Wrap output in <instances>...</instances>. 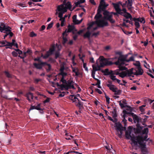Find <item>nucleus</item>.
<instances>
[{
	"instance_id": "obj_1",
	"label": "nucleus",
	"mask_w": 154,
	"mask_h": 154,
	"mask_svg": "<svg viewBox=\"0 0 154 154\" xmlns=\"http://www.w3.org/2000/svg\"><path fill=\"white\" fill-rule=\"evenodd\" d=\"M131 141L135 145H137L138 143L142 151H144L146 148V145L143 143V137L142 136H138L136 137H133L131 138Z\"/></svg>"
},
{
	"instance_id": "obj_2",
	"label": "nucleus",
	"mask_w": 154,
	"mask_h": 154,
	"mask_svg": "<svg viewBox=\"0 0 154 154\" xmlns=\"http://www.w3.org/2000/svg\"><path fill=\"white\" fill-rule=\"evenodd\" d=\"M113 119H113V121L112 122L115 123L116 129L120 132L119 133H118V135L119 137L121 138L122 137V131L126 130V127L122 126V124L119 122H117V119L116 118Z\"/></svg>"
},
{
	"instance_id": "obj_3",
	"label": "nucleus",
	"mask_w": 154,
	"mask_h": 154,
	"mask_svg": "<svg viewBox=\"0 0 154 154\" xmlns=\"http://www.w3.org/2000/svg\"><path fill=\"white\" fill-rule=\"evenodd\" d=\"M107 60V59L104 58L103 56H100L97 60L96 64L100 63V65L101 67H103L106 66Z\"/></svg>"
},
{
	"instance_id": "obj_4",
	"label": "nucleus",
	"mask_w": 154,
	"mask_h": 154,
	"mask_svg": "<svg viewBox=\"0 0 154 154\" xmlns=\"http://www.w3.org/2000/svg\"><path fill=\"white\" fill-rule=\"evenodd\" d=\"M119 57L118 58V60L114 62V63L116 65L119 66V68L120 70L122 71L126 70L127 68L125 67L122 66L125 64V62L124 61V62L122 63V61L119 60Z\"/></svg>"
},
{
	"instance_id": "obj_5",
	"label": "nucleus",
	"mask_w": 154,
	"mask_h": 154,
	"mask_svg": "<svg viewBox=\"0 0 154 154\" xmlns=\"http://www.w3.org/2000/svg\"><path fill=\"white\" fill-rule=\"evenodd\" d=\"M96 23L98 27H103L104 26H108L107 22L103 19L99 20H97V21H96Z\"/></svg>"
},
{
	"instance_id": "obj_6",
	"label": "nucleus",
	"mask_w": 154,
	"mask_h": 154,
	"mask_svg": "<svg viewBox=\"0 0 154 154\" xmlns=\"http://www.w3.org/2000/svg\"><path fill=\"white\" fill-rule=\"evenodd\" d=\"M48 66V68L47 69V72H50L51 69V65L49 64L48 63L46 62H41L40 60L39 59V69H41L42 67L46 66Z\"/></svg>"
},
{
	"instance_id": "obj_7",
	"label": "nucleus",
	"mask_w": 154,
	"mask_h": 154,
	"mask_svg": "<svg viewBox=\"0 0 154 154\" xmlns=\"http://www.w3.org/2000/svg\"><path fill=\"white\" fill-rule=\"evenodd\" d=\"M132 127L131 126H129L128 127V130L127 131L125 132V135L126 138L128 139H129L131 138H131L134 137H136L134 136H132L131 135V132L132 131Z\"/></svg>"
},
{
	"instance_id": "obj_8",
	"label": "nucleus",
	"mask_w": 154,
	"mask_h": 154,
	"mask_svg": "<svg viewBox=\"0 0 154 154\" xmlns=\"http://www.w3.org/2000/svg\"><path fill=\"white\" fill-rule=\"evenodd\" d=\"M119 60L122 61V63L124 61L128 62L130 61H134V57L133 56H131L130 57L128 60H127L126 59V57H124L123 55H121L119 56Z\"/></svg>"
},
{
	"instance_id": "obj_9",
	"label": "nucleus",
	"mask_w": 154,
	"mask_h": 154,
	"mask_svg": "<svg viewBox=\"0 0 154 154\" xmlns=\"http://www.w3.org/2000/svg\"><path fill=\"white\" fill-rule=\"evenodd\" d=\"M131 116L133 118L134 123H140V122H141V120L142 119V118L140 117H138L134 113H131Z\"/></svg>"
},
{
	"instance_id": "obj_10",
	"label": "nucleus",
	"mask_w": 154,
	"mask_h": 154,
	"mask_svg": "<svg viewBox=\"0 0 154 154\" xmlns=\"http://www.w3.org/2000/svg\"><path fill=\"white\" fill-rule=\"evenodd\" d=\"M57 10L59 11L62 12L64 13L65 12H66L67 11V8L64 7V5L62 4L60 5L57 8Z\"/></svg>"
},
{
	"instance_id": "obj_11",
	"label": "nucleus",
	"mask_w": 154,
	"mask_h": 154,
	"mask_svg": "<svg viewBox=\"0 0 154 154\" xmlns=\"http://www.w3.org/2000/svg\"><path fill=\"white\" fill-rule=\"evenodd\" d=\"M11 28L9 26L5 25H4L3 27L0 26V31L1 32L5 33V32H9L11 31Z\"/></svg>"
},
{
	"instance_id": "obj_12",
	"label": "nucleus",
	"mask_w": 154,
	"mask_h": 154,
	"mask_svg": "<svg viewBox=\"0 0 154 154\" xmlns=\"http://www.w3.org/2000/svg\"><path fill=\"white\" fill-rule=\"evenodd\" d=\"M75 104L76 106L79 108V112H81V110H82V109L84 108L83 103L81 102L80 100H79V101L78 102L75 103Z\"/></svg>"
},
{
	"instance_id": "obj_13",
	"label": "nucleus",
	"mask_w": 154,
	"mask_h": 154,
	"mask_svg": "<svg viewBox=\"0 0 154 154\" xmlns=\"http://www.w3.org/2000/svg\"><path fill=\"white\" fill-rule=\"evenodd\" d=\"M101 72L104 73V74L105 75H108L113 74V71H109V69H105L104 70H102Z\"/></svg>"
},
{
	"instance_id": "obj_14",
	"label": "nucleus",
	"mask_w": 154,
	"mask_h": 154,
	"mask_svg": "<svg viewBox=\"0 0 154 154\" xmlns=\"http://www.w3.org/2000/svg\"><path fill=\"white\" fill-rule=\"evenodd\" d=\"M25 96L27 98V99L29 101H31L33 98L32 94L30 92H29L26 94Z\"/></svg>"
},
{
	"instance_id": "obj_15",
	"label": "nucleus",
	"mask_w": 154,
	"mask_h": 154,
	"mask_svg": "<svg viewBox=\"0 0 154 154\" xmlns=\"http://www.w3.org/2000/svg\"><path fill=\"white\" fill-rule=\"evenodd\" d=\"M106 85L109 88L110 90L112 91L113 92H116V90L118 89V88H116L115 85H113L107 84Z\"/></svg>"
},
{
	"instance_id": "obj_16",
	"label": "nucleus",
	"mask_w": 154,
	"mask_h": 154,
	"mask_svg": "<svg viewBox=\"0 0 154 154\" xmlns=\"http://www.w3.org/2000/svg\"><path fill=\"white\" fill-rule=\"evenodd\" d=\"M138 71H136V72L134 73V75H142L143 72V69H142L141 66L137 68Z\"/></svg>"
},
{
	"instance_id": "obj_17",
	"label": "nucleus",
	"mask_w": 154,
	"mask_h": 154,
	"mask_svg": "<svg viewBox=\"0 0 154 154\" xmlns=\"http://www.w3.org/2000/svg\"><path fill=\"white\" fill-rule=\"evenodd\" d=\"M108 6V4H106L104 0H101L99 6L105 9Z\"/></svg>"
},
{
	"instance_id": "obj_18",
	"label": "nucleus",
	"mask_w": 154,
	"mask_h": 154,
	"mask_svg": "<svg viewBox=\"0 0 154 154\" xmlns=\"http://www.w3.org/2000/svg\"><path fill=\"white\" fill-rule=\"evenodd\" d=\"M134 21H137L140 22V23H144L145 22V19L144 17H139L138 18H136L134 17Z\"/></svg>"
},
{
	"instance_id": "obj_19",
	"label": "nucleus",
	"mask_w": 154,
	"mask_h": 154,
	"mask_svg": "<svg viewBox=\"0 0 154 154\" xmlns=\"http://www.w3.org/2000/svg\"><path fill=\"white\" fill-rule=\"evenodd\" d=\"M97 66H96L94 65H92L93 69L95 71H100V67H101L99 64H96Z\"/></svg>"
},
{
	"instance_id": "obj_20",
	"label": "nucleus",
	"mask_w": 154,
	"mask_h": 154,
	"mask_svg": "<svg viewBox=\"0 0 154 154\" xmlns=\"http://www.w3.org/2000/svg\"><path fill=\"white\" fill-rule=\"evenodd\" d=\"M68 30L67 32H71L72 31L75 29V27L73 25H69L68 26Z\"/></svg>"
},
{
	"instance_id": "obj_21",
	"label": "nucleus",
	"mask_w": 154,
	"mask_h": 154,
	"mask_svg": "<svg viewBox=\"0 0 154 154\" xmlns=\"http://www.w3.org/2000/svg\"><path fill=\"white\" fill-rule=\"evenodd\" d=\"M69 82H70V84L69 86L70 87V88H72L73 89H75V88L73 85L72 84L74 83V82L73 80H72L69 79L67 81V84L68 85H69Z\"/></svg>"
},
{
	"instance_id": "obj_22",
	"label": "nucleus",
	"mask_w": 154,
	"mask_h": 154,
	"mask_svg": "<svg viewBox=\"0 0 154 154\" xmlns=\"http://www.w3.org/2000/svg\"><path fill=\"white\" fill-rule=\"evenodd\" d=\"M55 49V47L54 45H52L50 48L49 51H48L52 55L54 52Z\"/></svg>"
},
{
	"instance_id": "obj_23",
	"label": "nucleus",
	"mask_w": 154,
	"mask_h": 154,
	"mask_svg": "<svg viewBox=\"0 0 154 154\" xmlns=\"http://www.w3.org/2000/svg\"><path fill=\"white\" fill-rule=\"evenodd\" d=\"M63 4L65 5V7L67 8V9L70 10L72 8V5L71 4V3L70 2H68L67 3L65 2H63Z\"/></svg>"
},
{
	"instance_id": "obj_24",
	"label": "nucleus",
	"mask_w": 154,
	"mask_h": 154,
	"mask_svg": "<svg viewBox=\"0 0 154 154\" xmlns=\"http://www.w3.org/2000/svg\"><path fill=\"white\" fill-rule=\"evenodd\" d=\"M143 127L140 128H134V130L135 134H140L141 133V130L143 128Z\"/></svg>"
},
{
	"instance_id": "obj_25",
	"label": "nucleus",
	"mask_w": 154,
	"mask_h": 154,
	"mask_svg": "<svg viewBox=\"0 0 154 154\" xmlns=\"http://www.w3.org/2000/svg\"><path fill=\"white\" fill-rule=\"evenodd\" d=\"M127 115L125 114V117L124 116V114L123 116V119L122 121V122L124 124V127H126L127 126V120L126 119V118L127 117Z\"/></svg>"
},
{
	"instance_id": "obj_26",
	"label": "nucleus",
	"mask_w": 154,
	"mask_h": 154,
	"mask_svg": "<svg viewBox=\"0 0 154 154\" xmlns=\"http://www.w3.org/2000/svg\"><path fill=\"white\" fill-rule=\"evenodd\" d=\"M4 73L5 74V76L8 78H12V75L9 72L6 71H4Z\"/></svg>"
},
{
	"instance_id": "obj_27",
	"label": "nucleus",
	"mask_w": 154,
	"mask_h": 154,
	"mask_svg": "<svg viewBox=\"0 0 154 154\" xmlns=\"http://www.w3.org/2000/svg\"><path fill=\"white\" fill-rule=\"evenodd\" d=\"M133 68H131V69L129 70H128L127 71L126 73H127V75H128V76H131L132 74L134 75V73L133 72Z\"/></svg>"
},
{
	"instance_id": "obj_28",
	"label": "nucleus",
	"mask_w": 154,
	"mask_h": 154,
	"mask_svg": "<svg viewBox=\"0 0 154 154\" xmlns=\"http://www.w3.org/2000/svg\"><path fill=\"white\" fill-rule=\"evenodd\" d=\"M113 5L116 11H117L121 9L118 4L113 3Z\"/></svg>"
},
{
	"instance_id": "obj_29",
	"label": "nucleus",
	"mask_w": 154,
	"mask_h": 154,
	"mask_svg": "<svg viewBox=\"0 0 154 154\" xmlns=\"http://www.w3.org/2000/svg\"><path fill=\"white\" fill-rule=\"evenodd\" d=\"M91 35V33L89 31H88L84 34L83 37L84 38H89Z\"/></svg>"
},
{
	"instance_id": "obj_30",
	"label": "nucleus",
	"mask_w": 154,
	"mask_h": 154,
	"mask_svg": "<svg viewBox=\"0 0 154 154\" xmlns=\"http://www.w3.org/2000/svg\"><path fill=\"white\" fill-rule=\"evenodd\" d=\"M72 19L73 23L75 24H77V21H78V20L77 19V15H74L72 17Z\"/></svg>"
},
{
	"instance_id": "obj_31",
	"label": "nucleus",
	"mask_w": 154,
	"mask_h": 154,
	"mask_svg": "<svg viewBox=\"0 0 154 154\" xmlns=\"http://www.w3.org/2000/svg\"><path fill=\"white\" fill-rule=\"evenodd\" d=\"M64 70L63 68H61L60 69V74L62 76V77H64V78L65 76H66L67 75V73L66 72H65L63 71Z\"/></svg>"
},
{
	"instance_id": "obj_32",
	"label": "nucleus",
	"mask_w": 154,
	"mask_h": 154,
	"mask_svg": "<svg viewBox=\"0 0 154 154\" xmlns=\"http://www.w3.org/2000/svg\"><path fill=\"white\" fill-rule=\"evenodd\" d=\"M102 17V15L101 14H97L94 17V19H96V21H97V20H100V19Z\"/></svg>"
},
{
	"instance_id": "obj_33",
	"label": "nucleus",
	"mask_w": 154,
	"mask_h": 154,
	"mask_svg": "<svg viewBox=\"0 0 154 154\" xmlns=\"http://www.w3.org/2000/svg\"><path fill=\"white\" fill-rule=\"evenodd\" d=\"M127 75V73L123 71L121 72L120 73L119 76L122 78H124Z\"/></svg>"
},
{
	"instance_id": "obj_34",
	"label": "nucleus",
	"mask_w": 154,
	"mask_h": 154,
	"mask_svg": "<svg viewBox=\"0 0 154 154\" xmlns=\"http://www.w3.org/2000/svg\"><path fill=\"white\" fill-rule=\"evenodd\" d=\"M51 55L47 51L46 52L45 54L44 55H42V56L44 59H47Z\"/></svg>"
},
{
	"instance_id": "obj_35",
	"label": "nucleus",
	"mask_w": 154,
	"mask_h": 154,
	"mask_svg": "<svg viewBox=\"0 0 154 154\" xmlns=\"http://www.w3.org/2000/svg\"><path fill=\"white\" fill-rule=\"evenodd\" d=\"M105 9L102 8V7L99 6L97 11V14H101L102 11H103Z\"/></svg>"
},
{
	"instance_id": "obj_36",
	"label": "nucleus",
	"mask_w": 154,
	"mask_h": 154,
	"mask_svg": "<svg viewBox=\"0 0 154 154\" xmlns=\"http://www.w3.org/2000/svg\"><path fill=\"white\" fill-rule=\"evenodd\" d=\"M112 15L109 14L107 15V16H106V17H104V19L107 20H109L112 17Z\"/></svg>"
},
{
	"instance_id": "obj_37",
	"label": "nucleus",
	"mask_w": 154,
	"mask_h": 154,
	"mask_svg": "<svg viewBox=\"0 0 154 154\" xmlns=\"http://www.w3.org/2000/svg\"><path fill=\"white\" fill-rule=\"evenodd\" d=\"M57 86L60 87V89L62 90H63V88H64L65 85H64L63 84L60 85L58 83H57Z\"/></svg>"
},
{
	"instance_id": "obj_38",
	"label": "nucleus",
	"mask_w": 154,
	"mask_h": 154,
	"mask_svg": "<svg viewBox=\"0 0 154 154\" xmlns=\"http://www.w3.org/2000/svg\"><path fill=\"white\" fill-rule=\"evenodd\" d=\"M149 131L148 128H144L143 131V134H147L148 133Z\"/></svg>"
},
{
	"instance_id": "obj_39",
	"label": "nucleus",
	"mask_w": 154,
	"mask_h": 154,
	"mask_svg": "<svg viewBox=\"0 0 154 154\" xmlns=\"http://www.w3.org/2000/svg\"><path fill=\"white\" fill-rule=\"evenodd\" d=\"M134 65L137 66V68L141 67L140 63L139 61H136L135 63H134Z\"/></svg>"
},
{
	"instance_id": "obj_40",
	"label": "nucleus",
	"mask_w": 154,
	"mask_h": 154,
	"mask_svg": "<svg viewBox=\"0 0 154 154\" xmlns=\"http://www.w3.org/2000/svg\"><path fill=\"white\" fill-rule=\"evenodd\" d=\"M33 109H36L38 110V104L36 106H32L30 108V110H32Z\"/></svg>"
},
{
	"instance_id": "obj_41",
	"label": "nucleus",
	"mask_w": 154,
	"mask_h": 154,
	"mask_svg": "<svg viewBox=\"0 0 154 154\" xmlns=\"http://www.w3.org/2000/svg\"><path fill=\"white\" fill-rule=\"evenodd\" d=\"M123 112L124 114V116L125 117V114L126 115H128L130 114L131 116V113H133L132 112H128L126 111L125 110H124L123 111Z\"/></svg>"
},
{
	"instance_id": "obj_42",
	"label": "nucleus",
	"mask_w": 154,
	"mask_h": 154,
	"mask_svg": "<svg viewBox=\"0 0 154 154\" xmlns=\"http://www.w3.org/2000/svg\"><path fill=\"white\" fill-rule=\"evenodd\" d=\"M60 82H62L63 84H67V82L64 79V77H62L60 80Z\"/></svg>"
},
{
	"instance_id": "obj_43",
	"label": "nucleus",
	"mask_w": 154,
	"mask_h": 154,
	"mask_svg": "<svg viewBox=\"0 0 154 154\" xmlns=\"http://www.w3.org/2000/svg\"><path fill=\"white\" fill-rule=\"evenodd\" d=\"M53 22H51L49 24L47 28V29L48 30L51 28L53 26Z\"/></svg>"
},
{
	"instance_id": "obj_44",
	"label": "nucleus",
	"mask_w": 154,
	"mask_h": 154,
	"mask_svg": "<svg viewBox=\"0 0 154 154\" xmlns=\"http://www.w3.org/2000/svg\"><path fill=\"white\" fill-rule=\"evenodd\" d=\"M112 113L113 114V118H116L117 116V115L116 112V111L115 109H114V111L112 112Z\"/></svg>"
},
{
	"instance_id": "obj_45",
	"label": "nucleus",
	"mask_w": 154,
	"mask_h": 154,
	"mask_svg": "<svg viewBox=\"0 0 154 154\" xmlns=\"http://www.w3.org/2000/svg\"><path fill=\"white\" fill-rule=\"evenodd\" d=\"M116 92H114L115 93V95H120L121 93V91L118 89L116 90Z\"/></svg>"
},
{
	"instance_id": "obj_46",
	"label": "nucleus",
	"mask_w": 154,
	"mask_h": 154,
	"mask_svg": "<svg viewBox=\"0 0 154 154\" xmlns=\"http://www.w3.org/2000/svg\"><path fill=\"white\" fill-rule=\"evenodd\" d=\"M126 14H124L123 15V16L125 17V19H128L130 17H129L130 15H131L129 13H127Z\"/></svg>"
},
{
	"instance_id": "obj_47",
	"label": "nucleus",
	"mask_w": 154,
	"mask_h": 154,
	"mask_svg": "<svg viewBox=\"0 0 154 154\" xmlns=\"http://www.w3.org/2000/svg\"><path fill=\"white\" fill-rule=\"evenodd\" d=\"M66 85H65V87L64 88L66 90H68L69 89H71L70 88L69 86L70 84V82L69 83V85H68L67 84H66Z\"/></svg>"
},
{
	"instance_id": "obj_48",
	"label": "nucleus",
	"mask_w": 154,
	"mask_h": 154,
	"mask_svg": "<svg viewBox=\"0 0 154 154\" xmlns=\"http://www.w3.org/2000/svg\"><path fill=\"white\" fill-rule=\"evenodd\" d=\"M135 22V25L136 27V28H139L140 27V25L139 22L137 21Z\"/></svg>"
},
{
	"instance_id": "obj_49",
	"label": "nucleus",
	"mask_w": 154,
	"mask_h": 154,
	"mask_svg": "<svg viewBox=\"0 0 154 154\" xmlns=\"http://www.w3.org/2000/svg\"><path fill=\"white\" fill-rule=\"evenodd\" d=\"M13 46V44H12L11 42H8L5 45V46H9V47L11 48V47Z\"/></svg>"
},
{
	"instance_id": "obj_50",
	"label": "nucleus",
	"mask_w": 154,
	"mask_h": 154,
	"mask_svg": "<svg viewBox=\"0 0 154 154\" xmlns=\"http://www.w3.org/2000/svg\"><path fill=\"white\" fill-rule=\"evenodd\" d=\"M48 61L52 63H54L55 62V60L52 58L50 57L48 60Z\"/></svg>"
},
{
	"instance_id": "obj_51",
	"label": "nucleus",
	"mask_w": 154,
	"mask_h": 154,
	"mask_svg": "<svg viewBox=\"0 0 154 154\" xmlns=\"http://www.w3.org/2000/svg\"><path fill=\"white\" fill-rule=\"evenodd\" d=\"M105 97L106 98V101L107 103L108 104H109L110 103V102H109L110 98L108 97L107 95H106V94L105 95Z\"/></svg>"
},
{
	"instance_id": "obj_52",
	"label": "nucleus",
	"mask_w": 154,
	"mask_h": 154,
	"mask_svg": "<svg viewBox=\"0 0 154 154\" xmlns=\"http://www.w3.org/2000/svg\"><path fill=\"white\" fill-rule=\"evenodd\" d=\"M126 107H127L128 108L126 109V110L129 111L130 112H131V111L132 110V108L127 105H125Z\"/></svg>"
},
{
	"instance_id": "obj_53",
	"label": "nucleus",
	"mask_w": 154,
	"mask_h": 154,
	"mask_svg": "<svg viewBox=\"0 0 154 154\" xmlns=\"http://www.w3.org/2000/svg\"><path fill=\"white\" fill-rule=\"evenodd\" d=\"M100 34V32L98 31L96 32H94L92 34V36H94L95 37Z\"/></svg>"
},
{
	"instance_id": "obj_54",
	"label": "nucleus",
	"mask_w": 154,
	"mask_h": 154,
	"mask_svg": "<svg viewBox=\"0 0 154 154\" xmlns=\"http://www.w3.org/2000/svg\"><path fill=\"white\" fill-rule=\"evenodd\" d=\"M86 66H87V64L86 63H83V68L85 69V70H86L87 71H88V68Z\"/></svg>"
},
{
	"instance_id": "obj_55",
	"label": "nucleus",
	"mask_w": 154,
	"mask_h": 154,
	"mask_svg": "<svg viewBox=\"0 0 154 154\" xmlns=\"http://www.w3.org/2000/svg\"><path fill=\"white\" fill-rule=\"evenodd\" d=\"M128 6H131L132 5V0H128Z\"/></svg>"
},
{
	"instance_id": "obj_56",
	"label": "nucleus",
	"mask_w": 154,
	"mask_h": 154,
	"mask_svg": "<svg viewBox=\"0 0 154 154\" xmlns=\"http://www.w3.org/2000/svg\"><path fill=\"white\" fill-rule=\"evenodd\" d=\"M50 98H48V97L44 101H43L44 103H48L50 101Z\"/></svg>"
},
{
	"instance_id": "obj_57",
	"label": "nucleus",
	"mask_w": 154,
	"mask_h": 154,
	"mask_svg": "<svg viewBox=\"0 0 154 154\" xmlns=\"http://www.w3.org/2000/svg\"><path fill=\"white\" fill-rule=\"evenodd\" d=\"M110 76V79L113 81L117 79L116 78V76L113 75L112 74Z\"/></svg>"
},
{
	"instance_id": "obj_58",
	"label": "nucleus",
	"mask_w": 154,
	"mask_h": 154,
	"mask_svg": "<svg viewBox=\"0 0 154 154\" xmlns=\"http://www.w3.org/2000/svg\"><path fill=\"white\" fill-rule=\"evenodd\" d=\"M12 55L14 57H16L18 55L17 53L15 51H13L12 52Z\"/></svg>"
},
{
	"instance_id": "obj_59",
	"label": "nucleus",
	"mask_w": 154,
	"mask_h": 154,
	"mask_svg": "<svg viewBox=\"0 0 154 154\" xmlns=\"http://www.w3.org/2000/svg\"><path fill=\"white\" fill-rule=\"evenodd\" d=\"M36 35V34H35L33 32H32L30 33V36L31 37H33L35 36Z\"/></svg>"
},
{
	"instance_id": "obj_60",
	"label": "nucleus",
	"mask_w": 154,
	"mask_h": 154,
	"mask_svg": "<svg viewBox=\"0 0 154 154\" xmlns=\"http://www.w3.org/2000/svg\"><path fill=\"white\" fill-rule=\"evenodd\" d=\"M109 13V12L107 11H104L103 13V14L104 16V17H106V16H107Z\"/></svg>"
},
{
	"instance_id": "obj_61",
	"label": "nucleus",
	"mask_w": 154,
	"mask_h": 154,
	"mask_svg": "<svg viewBox=\"0 0 154 154\" xmlns=\"http://www.w3.org/2000/svg\"><path fill=\"white\" fill-rule=\"evenodd\" d=\"M95 91L96 92H97L99 94H102V91L99 89L98 88H95Z\"/></svg>"
},
{
	"instance_id": "obj_62",
	"label": "nucleus",
	"mask_w": 154,
	"mask_h": 154,
	"mask_svg": "<svg viewBox=\"0 0 154 154\" xmlns=\"http://www.w3.org/2000/svg\"><path fill=\"white\" fill-rule=\"evenodd\" d=\"M122 10L121 9H120L119 11H118L117 13L121 15L122 16H123V15H124V14H123L124 12L122 11Z\"/></svg>"
},
{
	"instance_id": "obj_63",
	"label": "nucleus",
	"mask_w": 154,
	"mask_h": 154,
	"mask_svg": "<svg viewBox=\"0 0 154 154\" xmlns=\"http://www.w3.org/2000/svg\"><path fill=\"white\" fill-rule=\"evenodd\" d=\"M119 105L122 108L126 107L125 106H124V104L121 103V101H119Z\"/></svg>"
},
{
	"instance_id": "obj_64",
	"label": "nucleus",
	"mask_w": 154,
	"mask_h": 154,
	"mask_svg": "<svg viewBox=\"0 0 154 154\" xmlns=\"http://www.w3.org/2000/svg\"><path fill=\"white\" fill-rule=\"evenodd\" d=\"M93 23H91L88 24V26L87 29H90L93 26Z\"/></svg>"
}]
</instances>
